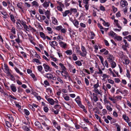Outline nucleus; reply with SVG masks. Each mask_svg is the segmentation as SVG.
I'll return each mask as SVG.
<instances>
[{"mask_svg": "<svg viewBox=\"0 0 131 131\" xmlns=\"http://www.w3.org/2000/svg\"><path fill=\"white\" fill-rule=\"evenodd\" d=\"M63 16V17H66L67 15L68 14L70 13V14H71V12H70L69 10H66L65 12H62Z\"/></svg>", "mask_w": 131, "mask_h": 131, "instance_id": "2eb2a0df", "label": "nucleus"}, {"mask_svg": "<svg viewBox=\"0 0 131 131\" xmlns=\"http://www.w3.org/2000/svg\"><path fill=\"white\" fill-rule=\"evenodd\" d=\"M115 126L117 127V131H120V127L118 124L116 123L115 124Z\"/></svg>", "mask_w": 131, "mask_h": 131, "instance_id": "3c124183", "label": "nucleus"}, {"mask_svg": "<svg viewBox=\"0 0 131 131\" xmlns=\"http://www.w3.org/2000/svg\"><path fill=\"white\" fill-rule=\"evenodd\" d=\"M35 124V126L38 128L41 129H43V128L41 126V124L38 121H36Z\"/></svg>", "mask_w": 131, "mask_h": 131, "instance_id": "423d86ee", "label": "nucleus"}, {"mask_svg": "<svg viewBox=\"0 0 131 131\" xmlns=\"http://www.w3.org/2000/svg\"><path fill=\"white\" fill-rule=\"evenodd\" d=\"M110 63L111 66V67L113 69L115 68L116 66V63L114 61Z\"/></svg>", "mask_w": 131, "mask_h": 131, "instance_id": "f3484780", "label": "nucleus"}, {"mask_svg": "<svg viewBox=\"0 0 131 131\" xmlns=\"http://www.w3.org/2000/svg\"><path fill=\"white\" fill-rule=\"evenodd\" d=\"M23 27L26 30V31H27L28 32L29 31V27L26 25V24Z\"/></svg>", "mask_w": 131, "mask_h": 131, "instance_id": "13d9d810", "label": "nucleus"}, {"mask_svg": "<svg viewBox=\"0 0 131 131\" xmlns=\"http://www.w3.org/2000/svg\"><path fill=\"white\" fill-rule=\"evenodd\" d=\"M107 111L105 109H103L102 111V113L103 114V115H105L107 113Z\"/></svg>", "mask_w": 131, "mask_h": 131, "instance_id": "338daca9", "label": "nucleus"}, {"mask_svg": "<svg viewBox=\"0 0 131 131\" xmlns=\"http://www.w3.org/2000/svg\"><path fill=\"white\" fill-rule=\"evenodd\" d=\"M93 91H94L95 93L97 94H99L100 95L101 94V93L99 92V90L97 88L94 89Z\"/></svg>", "mask_w": 131, "mask_h": 131, "instance_id": "a18cd8bd", "label": "nucleus"}, {"mask_svg": "<svg viewBox=\"0 0 131 131\" xmlns=\"http://www.w3.org/2000/svg\"><path fill=\"white\" fill-rule=\"evenodd\" d=\"M97 56L99 57V58L100 59L101 61V62L102 64L103 65H104V58H103L102 56L100 55H98Z\"/></svg>", "mask_w": 131, "mask_h": 131, "instance_id": "a878e982", "label": "nucleus"}, {"mask_svg": "<svg viewBox=\"0 0 131 131\" xmlns=\"http://www.w3.org/2000/svg\"><path fill=\"white\" fill-rule=\"evenodd\" d=\"M51 64L53 66V67L56 69H58V67L57 66L56 64H55L52 61L51 62Z\"/></svg>", "mask_w": 131, "mask_h": 131, "instance_id": "58836bf2", "label": "nucleus"}, {"mask_svg": "<svg viewBox=\"0 0 131 131\" xmlns=\"http://www.w3.org/2000/svg\"><path fill=\"white\" fill-rule=\"evenodd\" d=\"M15 70L16 71V72L18 73L20 75H23V73L20 72L19 70L16 67H15L14 68Z\"/></svg>", "mask_w": 131, "mask_h": 131, "instance_id": "5701e85b", "label": "nucleus"}, {"mask_svg": "<svg viewBox=\"0 0 131 131\" xmlns=\"http://www.w3.org/2000/svg\"><path fill=\"white\" fill-rule=\"evenodd\" d=\"M76 49H77V52L81 56H82L83 55L82 54V53L81 52L80 50H79V48L78 49V48H77L76 47Z\"/></svg>", "mask_w": 131, "mask_h": 131, "instance_id": "49530a36", "label": "nucleus"}, {"mask_svg": "<svg viewBox=\"0 0 131 131\" xmlns=\"http://www.w3.org/2000/svg\"><path fill=\"white\" fill-rule=\"evenodd\" d=\"M120 4L121 6L124 7L127 6L128 4L126 1L125 0H122L121 1Z\"/></svg>", "mask_w": 131, "mask_h": 131, "instance_id": "0eeeda50", "label": "nucleus"}, {"mask_svg": "<svg viewBox=\"0 0 131 131\" xmlns=\"http://www.w3.org/2000/svg\"><path fill=\"white\" fill-rule=\"evenodd\" d=\"M17 6L22 11H23V8H22V5L21 3H18L17 4Z\"/></svg>", "mask_w": 131, "mask_h": 131, "instance_id": "b1692460", "label": "nucleus"}, {"mask_svg": "<svg viewBox=\"0 0 131 131\" xmlns=\"http://www.w3.org/2000/svg\"><path fill=\"white\" fill-rule=\"evenodd\" d=\"M125 38L127 39L129 41H131V35H129L124 37Z\"/></svg>", "mask_w": 131, "mask_h": 131, "instance_id": "79ce46f5", "label": "nucleus"}, {"mask_svg": "<svg viewBox=\"0 0 131 131\" xmlns=\"http://www.w3.org/2000/svg\"><path fill=\"white\" fill-rule=\"evenodd\" d=\"M108 35L112 37H114L115 36H116V34L112 31H111L108 33Z\"/></svg>", "mask_w": 131, "mask_h": 131, "instance_id": "bb28decb", "label": "nucleus"}, {"mask_svg": "<svg viewBox=\"0 0 131 131\" xmlns=\"http://www.w3.org/2000/svg\"><path fill=\"white\" fill-rule=\"evenodd\" d=\"M50 3V2L49 1H45L43 4V6L45 8H46L49 6Z\"/></svg>", "mask_w": 131, "mask_h": 131, "instance_id": "9d476101", "label": "nucleus"}, {"mask_svg": "<svg viewBox=\"0 0 131 131\" xmlns=\"http://www.w3.org/2000/svg\"><path fill=\"white\" fill-rule=\"evenodd\" d=\"M88 105L89 109H91L92 108V106L90 102H88Z\"/></svg>", "mask_w": 131, "mask_h": 131, "instance_id": "4d7b16f0", "label": "nucleus"}, {"mask_svg": "<svg viewBox=\"0 0 131 131\" xmlns=\"http://www.w3.org/2000/svg\"><path fill=\"white\" fill-rule=\"evenodd\" d=\"M108 82L109 83L111 84H113L114 83V81L112 80L111 79H108Z\"/></svg>", "mask_w": 131, "mask_h": 131, "instance_id": "0e129e2a", "label": "nucleus"}, {"mask_svg": "<svg viewBox=\"0 0 131 131\" xmlns=\"http://www.w3.org/2000/svg\"><path fill=\"white\" fill-rule=\"evenodd\" d=\"M43 66L46 72H48V71H52L51 68L49 66L44 63L43 64Z\"/></svg>", "mask_w": 131, "mask_h": 131, "instance_id": "7ed1b4c3", "label": "nucleus"}, {"mask_svg": "<svg viewBox=\"0 0 131 131\" xmlns=\"http://www.w3.org/2000/svg\"><path fill=\"white\" fill-rule=\"evenodd\" d=\"M59 43L60 47L62 48H65L67 46L66 43L62 41H59Z\"/></svg>", "mask_w": 131, "mask_h": 131, "instance_id": "6e6552de", "label": "nucleus"}, {"mask_svg": "<svg viewBox=\"0 0 131 131\" xmlns=\"http://www.w3.org/2000/svg\"><path fill=\"white\" fill-rule=\"evenodd\" d=\"M46 98L47 100L51 105H53L54 104V101L52 99L48 97L46 98Z\"/></svg>", "mask_w": 131, "mask_h": 131, "instance_id": "1a4fd4ad", "label": "nucleus"}, {"mask_svg": "<svg viewBox=\"0 0 131 131\" xmlns=\"http://www.w3.org/2000/svg\"><path fill=\"white\" fill-rule=\"evenodd\" d=\"M116 39L118 41H121L122 40V37L120 36H116Z\"/></svg>", "mask_w": 131, "mask_h": 131, "instance_id": "680f3d73", "label": "nucleus"}, {"mask_svg": "<svg viewBox=\"0 0 131 131\" xmlns=\"http://www.w3.org/2000/svg\"><path fill=\"white\" fill-rule=\"evenodd\" d=\"M65 53L68 55H71L72 54V51L71 50H69L66 51Z\"/></svg>", "mask_w": 131, "mask_h": 131, "instance_id": "393cba45", "label": "nucleus"}, {"mask_svg": "<svg viewBox=\"0 0 131 131\" xmlns=\"http://www.w3.org/2000/svg\"><path fill=\"white\" fill-rule=\"evenodd\" d=\"M80 99L79 96H78L76 98L75 100L76 102L77 103L78 105L79 106L80 105V104H81V102L80 100Z\"/></svg>", "mask_w": 131, "mask_h": 131, "instance_id": "a211bd4d", "label": "nucleus"}, {"mask_svg": "<svg viewBox=\"0 0 131 131\" xmlns=\"http://www.w3.org/2000/svg\"><path fill=\"white\" fill-rule=\"evenodd\" d=\"M29 30H30L33 32H35L36 30L34 29L30 25H29L28 26Z\"/></svg>", "mask_w": 131, "mask_h": 131, "instance_id": "5fc2aeb1", "label": "nucleus"}, {"mask_svg": "<svg viewBox=\"0 0 131 131\" xmlns=\"http://www.w3.org/2000/svg\"><path fill=\"white\" fill-rule=\"evenodd\" d=\"M37 68L38 70L41 73H42L41 71L43 69L41 65L39 66H37Z\"/></svg>", "mask_w": 131, "mask_h": 131, "instance_id": "f704fd0d", "label": "nucleus"}, {"mask_svg": "<svg viewBox=\"0 0 131 131\" xmlns=\"http://www.w3.org/2000/svg\"><path fill=\"white\" fill-rule=\"evenodd\" d=\"M57 9L61 11L62 12L63 11V9H62V8L60 6H58L57 7Z\"/></svg>", "mask_w": 131, "mask_h": 131, "instance_id": "69168bd1", "label": "nucleus"}, {"mask_svg": "<svg viewBox=\"0 0 131 131\" xmlns=\"http://www.w3.org/2000/svg\"><path fill=\"white\" fill-rule=\"evenodd\" d=\"M126 72V75L127 77L129 79L131 77L130 74V72L129 70H127Z\"/></svg>", "mask_w": 131, "mask_h": 131, "instance_id": "72a5a7b5", "label": "nucleus"}, {"mask_svg": "<svg viewBox=\"0 0 131 131\" xmlns=\"http://www.w3.org/2000/svg\"><path fill=\"white\" fill-rule=\"evenodd\" d=\"M57 38L59 40V41H61V40H62L63 39V37L61 35H59L57 37Z\"/></svg>", "mask_w": 131, "mask_h": 131, "instance_id": "37998d69", "label": "nucleus"}, {"mask_svg": "<svg viewBox=\"0 0 131 131\" xmlns=\"http://www.w3.org/2000/svg\"><path fill=\"white\" fill-rule=\"evenodd\" d=\"M19 23L22 25L23 26H24L26 25V22L25 21H19Z\"/></svg>", "mask_w": 131, "mask_h": 131, "instance_id": "de8ad7c7", "label": "nucleus"}, {"mask_svg": "<svg viewBox=\"0 0 131 131\" xmlns=\"http://www.w3.org/2000/svg\"><path fill=\"white\" fill-rule=\"evenodd\" d=\"M46 77L48 79H52L53 77V75L50 73L46 74Z\"/></svg>", "mask_w": 131, "mask_h": 131, "instance_id": "4be33fe9", "label": "nucleus"}, {"mask_svg": "<svg viewBox=\"0 0 131 131\" xmlns=\"http://www.w3.org/2000/svg\"><path fill=\"white\" fill-rule=\"evenodd\" d=\"M123 117L126 122H128L129 121V118L125 114H123Z\"/></svg>", "mask_w": 131, "mask_h": 131, "instance_id": "aec40b11", "label": "nucleus"}, {"mask_svg": "<svg viewBox=\"0 0 131 131\" xmlns=\"http://www.w3.org/2000/svg\"><path fill=\"white\" fill-rule=\"evenodd\" d=\"M43 110L45 112H47L48 111L49 109L46 106H44L43 107Z\"/></svg>", "mask_w": 131, "mask_h": 131, "instance_id": "774afa93", "label": "nucleus"}, {"mask_svg": "<svg viewBox=\"0 0 131 131\" xmlns=\"http://www.w3.org/2000/svg\"><path fill=\"white\" fill-rule=\"evenodd\" d=\"M32 4V6H34L35 7H38L39 6V4L36 1H34L31 3Z\"/></svg>", "mask_w": 131, "mask_h": 131, "instance_id": "6ab92c4d", "label": "nucleus"}, {"mask_svg": "<svg viewBox=\"0 0 131 131\" xmlns=\"http://www.w3.org/2000/svg\"><path fill=\"white\" fill-rule=\"evenodd\" d=\"M52 23L54 25H57L58 23L57 19L54 17H52Z\"/></svg>", "mask_w": 131, "mask_h": 131, "instance_id": "9b49d317", "label": "nucleus"}, {"mask_svg": "<svg viewBox=\"0 0 131 131\" xmlns=\"http://www.w3.org/2000/svg\"><path fill=\"white\" fill-rule=\"evenodd\" d=\"M70 1V0H65V5L67 7L69 5V4L68 2Z\"/></svg>", "mask_w": 131, "mask_h": 131, "instance_id": "603ef678", "label": "nucleus"}, {"mask_svg": "<svg viewBox=\"0 0 131 131\" xmlns=\"http://www.w3.org/2000/svg\"><path fill=\"white\" fill-rule=\"evenodd\" d=\"M5 123L6 126L8 127H10L12 126L11 124L8 121H6Z\"/></svg>", "mask_w": 131, "mask_h": 131, "instance_id": "a19ab883", "label": "nucleus"}, {"mask_svg": "<svg viewBox=\"0 0 131 131\" xmlns=\"http://www.w3.org/2000/svg\"><path fill=\"white\" fill-rule=\"evenodd\" d=\"M40 36L44 39H46L45 35L43 32H40Z\"/></svg>", "mask_w": 131, "mask_h": 131, "instance_id": "7c9ffc66", "label": "nucleus"}, {"mask_svg": "<svg viewBox=\"0 0 131 131\" xmlns=\"http://www.w3.org/2000/svg\"><path fill=\"white\" fill-rule=\"evenodd\" d=\"M81 50L82 52V57H85L86 55L87 52L86 50V49L85 47L83 45L81 46Z\"/></svg>", "mask_w": 131, "mask_h": 131, "instance_id": "20e7f679", "label": "nucleus"}, {"mask_svg": "<svg viewBox=\"0 0 131 131\" xmlns=\"http://www.w3.org/2000/svg\"><path fill=\"white\" fill-rule=\"evenodd\" d=\"M75 63L78 66H81L82 65L81 62L79 60H78L75 62Z\"/></svg>", "mask_w": 131, "mask_h": 131, "instance_id": "c9c22d12", "label": "nucleus"}, {"mask_svg": "<svg viewBox=\"0 0 131 131\" xmlns=\"http://www.w3.org/2000/svg\"><path fill=\"white\" fill-rule=\"evenodd\" d=\"M114 22L115 23L114 25L117 26V27L118 28L122 29V27L119 25V24L118 23V20L116 19H114Z\"/></svg>", "mask_w": 131, "mask_h": 131, "instance_id": "dca6fc26", "label": "nucleus"}, {"mask_svg": "<svg viewBox=\"0 0 131 131\" xmlns=\"http://www.w3.org/2000/svg\"><path fill=\"white\" fill-rule=\"evenodd\" d=\"M16 24L17 25V27L19 28L20 29H21L23 27L19 23V22H16Z\"/></svg>", "mask_w": 131, "mask_h": 131, "instance_id": "4c0bfd02", "label": "nucleus"}, {"mask_svg": "<svg viewBox=\"0 0 131 131\" xmlns=\"http://www.w3.org/2000/svg\"><path fill=\"white\" fill-rule=\"evenodd\" d=\"M72 56L73 59L74 60L76 61L78 60V58L75 54L74 53H73L72 54Z\"/></svg>", "mask_w": 131, "mask_h": 131, "instance_id": "c756f323", "label": "nucleus"}, {"mask_svg": "<svg viewBox=\"0 0 131 131\" xmlns=\"http://www.w3.org/2000/svg\"><path fill=\"white\" fill-rule=\"evenodd\" d=\"M4 68L2 66V69L5 73L8 75H10V73L9 71V69L8 66L6 64H4Z\"/></svg>", "mask_w": 131, "mask_h": 131, "instance_id": "f257e3e1", "label": "nucleus"}, {"mask_svg": "<svg viewBox=\"0 0 131 131\" xmlns=\"http://www.w3.org/2000/svg\"><path fill=\"white\" fill-rule=\"evenodd\" d=\"M11 32L14 35H15L16 34V31L15 28L14 27H13L11 29Z\"/></svg>", "mask_w": 131, "mask_h": 131, "instance_id": "473e14b6", "label": "nucleus"}, {"mask_svg": "<svg viewBox=\"0 0 131 131\" xmlns=\"http://www.w3.org/2000/svg\"><path fill=\"white\" fill-rule=\"evenodd\" d=\"M24 111L25 114L27 115H28L30 113L29 111L27 110L26 109H24Z\"/></svg>", "mask_w": 131, "mask_h": 131, "instance_id": "864d4df0", "label": "nucleus"}, {"mask_svg": "<svg viewBox=\"0 0 131 131\" xmlns=\"http://www.w3.org/2000/svg\"><path fill=\"white\" fill-rule=\"evenodd\" d=\"M93 99L95 102H96L98 100V99L96 96H93Z\"/></svg>", "mask_w": 131, "mask_h": 131, "instance_id": "e2e57ef3", "label": "nucleus"}, {"mask_svg": "<svg viewBox=\"0 0 131 131\" xmlns=\"http://www.w3.org/2000/svg\"><path fill=\"white\" fill-rule=\"evenodd\" d=\"M23 128L24 130L25 131H28V130L30 129V127H28L24 125V126Z\"/></svg>", "mask_w": 131, "mask_h": 131, "instance_id": "e433bc0d", "label": "nucleus"}, {"mask_svg": "<svg viewBox=\"0 0 131 131\" xmlns=\"http://www.w3.org/2000/svg\"><path fill=\"white\" fill-rule=\"evenodd\" d=\"M62 28V27L60 25L56 27L55 28V29L58 31H59L60 30H61V29Z\"/></svg>", "mask_w": 131, "mask_h": 131, "instance_id": "09e8293b", "label": "nucleus"}, {"mask_svg": "<svg viewBox=\"0 0 131 131\" xmlns=\"http://www.w3.org/2000/svg\"><path fill=\"white\" fill-rule=\"evenodd\" d=\"M90 33L91 36L90 38L91 39H93L95 36V34L93 31H91Z\"/></svg>", "mask_w": 131, "mask_h": 131, "instance_id": "8fccbe9b", "label": "nucleus"}, {"mask_svg": "<svg viewBox=\"0 0 131 131\" xmlns=\"http://www.w3.org/2000/svg\"><path fill=\"white\" fill-rule=\"evenodd\" d=\"M56 2H57L58 4V6L61 7L63 8L64 7V5L61 2H60L58 1H57Z\"/></svg>", "mask_w": 131, "mask_h": 131, "instance_id": "2f4dec72", "label": "nucleus"}, {"mask_svg": "<svg viewBox=\"0 0 131 131\" xmlns=\"http://www.w3.org/2000/svg\"><path fill=\"white\" fill-rule=\"evenodd\" d=\"M107 58L109 63L113 61L114 60V58L113 56L110 54H108V55L107 56Z\"/></svg>", "mask_w": 131, "mask_h": 131, "instance_id": "f03ea898", "label": "nucleus"}, {"mask_svg": "<svg viewBox=\"0 0 131 131\" xmlns=\"http://www.w3.org/2000/svg\"><path fill=\"white\" fill-rule=\"evenodd\" d=\"M8 118L12 122H13L14 121V119L13 117L11 115H9V116H8Z\"/></svg>", "mask_w": 131, "mask_h": 131, "instance_id": "052dcab7", "label": "nucleus"}, {"mask_svg": "<svg viewBox=\"0 0 131 131\" xmlns=\"http://www.w3.org/2000/svg\"><path fill=\"white\" fill-rule=\"evenodd\" d=\"M102 77L103 78V80L105 81V79L106 78H109V76L107 75L106 74H103Z\"/></svg>", "mask_w": 131, "mask_h": 131, "instance_id": "ea45409f", "label": "nucleus"}, {"mask_svg": "<svg viewBox=\"0 0 131 131\" xmlns=\"http://www.w3.org/2000/svg\"><path fill=\"white\" fill-rule=\"evenodd\" d=\"M106 108L110 112H111L112 111V108H111V106L108 105H107L106 106Z\"/></svg>", "mask_w": 131, "mask_h": 131, "instance_id": "c03bdc74", "label": "nucleus"}, {"mask_svg": "<svg viewBox=\"0 0 131 131\" xmlns=\"http://www.w3.org/2000/svg\"><path fill=\"white\" fill-rule=\"evenodd\" d=\"M49 43L51 47L54 49H56L55 46H57L58 45V43L55 41L50 42Z\"/></svg>", "mask_w": 131, "mask_h": 131, "instance_id": "39448f33", "label": "nucleus"}, {"mask_svg": "<svg viewBox=\"0 0 131 131\" xmlns=\"http://www.w3.org/2000/svg\"><path fill=\"white\" fill-rule=\"evenodd\" d=\"M46 91L48 93H50L51 94L52 93V91L51 89L50 88H49L46 89Z\"/></svg>", "mask_w": 131, "mask_h": 131, "instance_id": "6e6d98bb", "label": "nucleus"}, {"mask_svg": "<svg viewBox=\"0 0 131 131\" xmlns=\"http://www.w3.org/2000/svg\"><path fill=\"white\" fill-rule=\"evenodd\" d=\"M10 17L11 20L13 22H15V20L14 18V16L12 15H11L10 16Z\"/></svg>", "mask_w": 131, "mask_h": 131, "instance_id": "bf43d9fd", "label": "nucleus"}, {"mask_svg": "<svg viewBox=\"0 0 131 131\" xmlns=\"http://www.w3.org/2000/svg\"><path fill=\"white\" fill-rule=\"evenodd\" d=\"M64 99L66 101H69L70 100V97L67 94H64L62 96Z\"/></svg>", "mask_w": 131, "mask_h": 131, "instance_id": "412c9836", "label": "nucleus"}, {"mask_svg": "<svg viewBox=\"0 0 131 131\" xmlns=\"http://www.w3.org/2000/svg\"><path fill=\"white\" fill-rule=\"evenodd\" d=\"M59 65L60 66L61 69V70L63 69V70H67V69L65 67L62 63H59Z\"/></svg>", "mask_w": 131, "mask_h": 131, "instance_id": "c85d7f7f", "label": "nucleus"}, {"mask_svg": "<svg viewBox=\"0 0 131 131\" xmlns=\"http://www.w3.org/2000/svg\"><path fill=\"white\" fill-rule=\"evenodd\" d=\"M108 99L111 101H112L113 103H115L116 102V99L112 98L111 96H109L108 97Z\"/></svg>", "mask_w": 131, "mask_h": 131, "instance_id": "cd10ccee", "label": "nucleus"}, {"mask_svg": "<svg viewBox=\"0 0 131 131\" xmlns=\"http://www.w3.org/2000/svg\"><path fill=\"white\" fill-rule=\"evenodd\" d=\"M10 88L12 90L13 92H15L17 91V89L16 87L15 86V84H12L10 86Z\"/></svg>", "mask_w": 131, "mask_h": 131, "instance_id": "f8f14e48", "label": "nucleus"}, {"mask_svg": "<svg viewBox=\"0 0 131 131\" xmlns=\"http://www.w3.org/2000/svg\"><path fill=\"white\" fill-rule=\"evenodd\" d=\"M73 24L74 26L76 28H78L79 27V22L77 19H75L74 20V21L73 22Z\"/></svg>", "mask_w": 131, "mask_h": 131, "instance_id": "ddd939ff", "label": "nucleus"}, {"mask_svg": "<svg viewBox=\"0 0 131 131\" xmlns=\"http://www.w3.org/2000/svg\"><path fill=\"white\" fill-rule=\"evenodd\" d=\"M62 76L64 77V78L66 79H67V77H70L68 73L66 70L64 72V73L62 74Z\"/></svg>", "mask_w": 131, "mask_h": 131, "instance_id": "4468645a", "label": "nucleus"}]
</instances>
